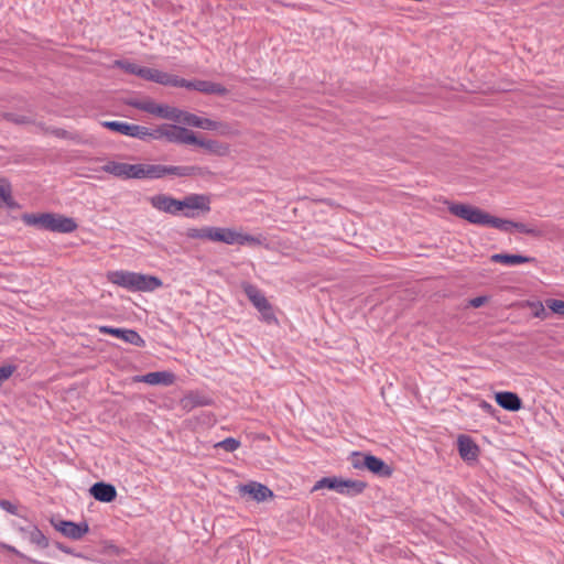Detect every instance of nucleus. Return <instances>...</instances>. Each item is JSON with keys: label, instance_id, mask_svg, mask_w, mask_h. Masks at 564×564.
I'll return each instance as SVG.
<instances>
[{"label": "nucleus", "instance_id": "19", "mask_svg": "<svg viewBox=\"0 0 564 564\" xmlns=\"http://www.w3.org/2000/svg\"><path fill=\"white\" fill-rule=\"evenodd\" d=\"M364 465L366 469L376 475L390 476L392 473L391 468L382 459L373 455H365Z\"/></svg>", "mask_w": 564, "mask_h": 564}, {"label": "nucleus", "instance_id": "13", "mask_svg": "<svg viewBox=\"0 0 564 564\" xmlns=\"http://www.w3.org/2000/svg\"><path fill=\"white\" fill-rule=\"evenodd\" d=\"M174 375L169 371H155V372H149L143 376H137L134 378V381L137 382H144L151 386H170L174 382Z\"/></svg>", "mask_w": 564, "mask_h": 564}, {"label": "nucleus", "instance_id": "18", "mask_svg": "<svg viewBox=\"0 0 564 564\" xmlns=\"http://www.w3.org/2000/svg\"><path fill=\"white\" fill-rule=\"evenodd\" d=\"M458 452L464 460H475L478 456V446L470 437L460 435L458 437Z\"/></svg>", "mask_w": 564, "mask_h": 564}, {"label": "nucleus", "instance_id": "15", "mask_svg": "<svg viewBox=\"0 0 564 564\" xmlns=\"http://www.w3.org/2000/svg\"><path fill=\"white\" fill-rule=\"evenodd\" d=\"M90 494L96 500L101 502H111L117 496L116 488L112 485L105 482H96L93 485Z\"/></svg>", "mask_w": 564, "mask_h": 564}, {"label": "nucleus", "instance_id": "43", "mask_svg": "<svg viewBox=\"0 0 564 564\" xmlns=\"http://www.w3.org/2000/svg\"><path fill=\"white\" fill-rule=\"evenodd\" d=\"M61 550L66 552V553H68V549L67 547H64V549L61 547Z\"/></svg>", "mask_w": 564, "mask_h": 564}, {"label": "nucleus", "instance_id": "12", "mask_svg": "<svg viewBox=\"0 0 564 564\" xmlns=\"http://www.w3.org/2000/svg\"><path fill=\"white\" fill-rule=\"evenodd\" d=\"M54 527L63 535L73 540L82 539L89 531V527L86 522L75 523L62 520L55 523Z\"/></svg>", "mask_w": 564, "mask_h": 564}, {"label": "nucleus", "instance_id": "38", "mask_svg": "<svg viewBox=\"0 0 564 564\" xmlns=\"http://www.w3.org/2000/svg\"><path fill=\"white\" fill-rule=\"evenodd\" d=\"M218 127H220V122H218V121H214V120H210V119H207V118H203L202 119L200 129H204V130H216V129H218Z\"/></svg>", "mask_w": 564, "mask_h": 564}, {"label": "nucleus", "instance_id": "33", "mask_svg": "<svg viewBox=\"0 0 564 564\" xmlns=\"http://www.w3.org/2000/svg\"><path fill=\"white\" fill-rule=\"evenodd\" d=\"M529 307L532 310V314L534 317L544 319L547 316L545 307L541 302H530L528 303Z\"/></svg>", "mask_w": 564, "mask_h": 564}, {"label": "nucleus", "instance_id": "40", "mask_svg": "<svg viewBox=\"0 0 564 564\" xmlns=\"http://www.w3.org/2000/svg\"><path fill=\"white\" fill-rule=\"evenodd\" d=\"M8 119L10 121H13L15 123H21V124L30 122V120L25 116H18V115H13V113L8 115Z\"/></svg>", "mask_w": 564, "mask_h": 564}, {"label": "nucleus", "instance_id": "14", "mask_svg": "<svg viewBox=\"0 0 564 564\" xmlns=\"http://www.w3.org/2000/svg\"><path fill=\"white\" fill-rule=\"evenodd\" d=\"M240 492L251 496L257 501H264L272 497V491L264 485L251 481L240 487Z\"/></svg>", "mask_w": 564, "mask_h": 564}, {"label": "nucleus", "instance_id": "36", "mask_svg": "<svg viewBox=\"0 0 564 564\" xmlns=\"http://www.w3.org/2000/svg\"><path fill=\"white\" fill-rule=\"evenodd\" d=\"M0 508L11 514H18V507L9 500L0 499Z\"/></svg>", "mask_w": 564, "mask_h": 564}, {"label": "nucleus", "instance_id": "7", "mask_svg": "<svg viewBox=\"0 0 564 564\" xmlns=\"http://www.w3.org/2000/svg\"><path fill=\"white\" fill-rule=\"evenodd\" d=\"M448 209L453 215L467 220L470 224L494 228V221L496 217L478 207L466 204H452L449 205Z\"/></svg>", "mask_w": 564, "mask_h": 564}, {"label": "nucleus", "instance_id": "4", "mask_svg": "<svg viewBox=\"0 0 564 564\" xmlns=\"http://www.w3.org/2000/svg\"><path fill=\"white\" fill-rule=\"evenodd\" d=\"M22 221L28 226L52 232L69 234L77 229L73 218L54 213L23 214Z\"/></svg>", "mask_w": 564, "mask_h": 564}, {"label": "nucleus", "instance_id": "41", "mask_svg": "<svg viewBox=\"0 0 564 564\" xmlns=\"http://www.w3.org/2000/svg\"><path fill=\"white\" fill-rule=\"evenodd\" d=\"M487 301V297L485 296H477V297H474L470 300L469 304L473 306V307H480L482 306Z\"/></svg>", "mask_w": 564, "mask_h": 564}, {"label": "nucleus", "instance_id": "30", "mask_svg": "<svg viewBox=\"0 0 564 564\" xmlns=\"http://www.w3.org/2000/svg\"><path fill=\"white\" fill-rule=\"evenodd\" d=\"M171 86L172 87H184V88H187V89H194V90H197V80H186L184 78H181L176 75H173L172 76V83H171Z\"/></svg>", "mask_w": 564, "mask_h": 564}, {"label": "nucleus", "instance_id": "42", "mask_svg": "<svg viewBox=\"0 0 564 564\" xmlns=\"http://www.w3.org/2000/svg\"><path fill=\"white\" fill-rule=\"evenodd\" d=\"M61 550L66 552V553H68V549L67 547H64V549L61 547Z\"/></svg>", "mask_w": 564, "mask_h": 564}, {"label": "nucleus", "instance_id": "34", "mask_svg": "<svg viewBox=\"0 0 564 564\" xmlns=\"http://www.w3.org/2000/svg\"><path fill=\"white\" fill-rule=\"evenodd\" d=\"M545 304L554 314H557L561 316L564 315V301L550 299V300H546Z\"/></svg>", "mask_w": 564, "mask_h": 564}, {"label": "nucleus", "instance_id": "16", "mask_svg": "<svg viewBox=\"0 0 564 564\" xmlns=\"http://www.w3.org/2000/svg\"><path fill=\"white\" fill-rule=\"evenodd\" d=\"M173 74L156 68L142 67L141 77L144 80L153 82L164 86H171Z\"/></svg>", "mask_w": 564, "mask_h": 564}, {"label": "nucleus", "instance_id": "1", "mask_svg": "<svg viewBox=\"0 0 564 564\" xmlns=\"http://www.w3.org/2000/svg\"><path fill=\"white\" fill-rule=\"evenodd\" d=\"M101 171L122 180H155L166 175L192 176L197 169L194 166H167L162 164H129L117 161H108L101 166Z\"/></svg>", "mask_w": 564, "mask_h": 564}, {"label": "nucleus", "instance_id": "11", "mask_svg": "<svg viewBox=\"0 0 564 564\" xmlns=\"http://www.w3.org/2000/svg\"><path fill=\"white\" fill-rule=\"evenodd\" d=\"M98 330L100 334H108L123 341L134 345L137 347H143L145 345L144 339L133 329L115 328L110 326H99Z\"/></svg>", "mask_w": 564, "mask_h": 564}, {"label": "nucleus", "instance_id": "35", "mask_svg": "<svg viewBox=\"0 0 564 564\" xmlns=\"http://www.w3.org/2000/svg\"><path fill=\"white\" fill-rule=\"evenodd\" d=\"M262 316V318L267 322V323H273V322H276V318L274 316V313L272 311V307L270 305V303H268L265 305V308H260L258 310Z\"/></svg>", "mask_w": 564, "mask_h": 564}, {"label": "nucleus", "instance_id": "29", "mask_svg": "<svg viewBox=\"0 0 564 564\" xmlns=\"http://www.w3.org/2000/svg\"><path fill=\"white\" fill-rule=\"evenodd\" d=\"M113 65L121 68L123 72H126L128 74H133V75H137L138 77H141L142 66H140L135 63H132L129 61H116L113 63Z\"/></svg>", "mask_w": 564, "mask_h": 564}, {"label": "nucleus", "instance_id": "39", "mask_svg": "<svg viewBox=\"0 0 564 564\" xmlns=\"http://www.w3.org/2000/svg\"><path fill=\"white\" fill-rule=\"evenodd\" d=\"M220 135H230V134H234L235 131L231 129V127L227 123H221L220 122V127H218V129H216Z\"/></svg>", "mask_w": 564, "mask_h": 564}, {"label": "nucleus", "instance_id": "6", "mask_svg": "<svg viewBox=\"0 0 564 564\" xmlns=\"http://www.w3.org/2000/svg\"><path fill=\"white\" fill-rule=\"evenodd\" d=\"M327 488L341 495L355 496L361 494L366 484L360 480L343 479L338 477H324L316 481L313 491Z\"/></svg>", "mask_w": 564, "mask_h": 564}, {"label": "nucleus", "instance_id": "17", "mask_svg": "<svg viewBox=\"0 0 564 564\" xmlns=\"http://www.w3.org/2000/svg\"><path fill=\"white\" fill-rule=\"evenodd\" d=\"M496 402L508 411H519L522 406L521 399L518 394L509 391L497 392L495 395Z\"/></svg>", "mask_w": 564, "mask_h": 564}, {"label": "nucleus", "instance_id": "9", "mask_svg": "<svg viewBox=\"0 0 564 564\" xmlns=\"http://www.w3.org/2000/svg\"><path fill=\"white\" fill-rule=\"evenodd\" d=\"M494 228L499 229L503 232H508V234H511L513 231H519L521 234L530 235L533 237H540L543 234V231L534 225L512 221V220L502 219V218H498V217H496V219L494 221Z\"/></svg>", "mask_w": 564, "mask_h": 564}, {"label": "nucleus", "instance_id": "3", "mask_svg": "<svg viewBox=\"0 0 564 564\" xmlns=\"http://www.w3.org/2000/svg\"><path fill=\"white\" fill-rule=\"evenodd\" d=\"M107 279L130 292H153L163 285L158 276L124 270L109 271Z\"/></svg>", "mask_w": 564, "mask_h": 564}, {"label": "nucleus", "instance_id": "28", "mask_svg": "<svg viewBox=\"0 0 564 564\" xmlns=\"http://www.w3.org/2000/svg\"><path fill=\"white\" fill-rule=\"evenodd\" d=\"M29 541L39 547L45 549L48 546V540L44 533L36 527L29 531Z\"/></svg>", "mask_w": 564, "mask_h": 564}, {"label": "nucleus", "instance_id": "20", "mask_svg": "<svg viewBox=\"0 0 564 564\" xmlns=\"http://www.w3.org/2000/svg\"><path fill=\"white\" fill-rule=\"evenodd\" d=\"M491 261L502 263L506 265H518L522 263L533 262L534 258L521 254L496 253L491 256Z\"/></svg>", "mask_w": 564, "mask_h": 564}, {"label": "nucleus", "instance_id": "26", "mask_svg": "<svg viewBox=\"0 0 564 564\" xmlns=\"http://www.w3.org/2000/svg\"><path fill=\"white\" fill-rule=\"evenodd\" d=\"M101 126L111 131H115L122 135H128V137H130L131 131H132V129H131L132 123H128V122H123V121H104V122H101Z\"/></svg>", "mask_w": 564, "mask_h": 564}, {"label": "nucleus", "instance_id": "10", "mask_svg": "<svg viewBox=\"0 0 564 564\" xmlns=\"http://www.w3.org/2000/svg\"><path fill=\"white\" fill-rule=\"evenodd\" d=\"M132 107L154 115L156 117L171 120L174 113V107L167 105L156 104L152 99L137 100L130 104Z\"/></svg>", "mask_w": 564, "mask_h": 564}, {"label": "nucleus", "instance_id": "25", "mask_svg": "<svg viewBox=\"0 0 564 564\" xmlns=\"http://www.w3.org/2000/svg\"><path fill=\"white\" fill-rule=\"evenodd\" d=\"M197 91L205 93V94H216V95H225L227 94V89L214 82L209 80H197Z\"/></svg>", "mask_w": 564, "mask_h": 564}, {"label": "nucleus", "instance_id": "24", "mask_svg": "<svg viewBox=\"0 0 564 564\" xmlns=\"http://www.w3.org/2000/svg\"><path fill=\"white\" fill-rule=\"evenodd\" d=\"M132 131L130 137L137 138L139 140H158V128L149 129L143 126L132 124Z\"/></svg>", "mask_w": 564, "mask_h": 564}, {"label": "nucleus", "instance_id": "37", "mask_svg": "<svg viewBox=\"0 0 564 564\" xmlns=\"http://www.w3.org/2000/svg\"><path fill=\"white\" fill-rule=\"evenodd\" d=\"M364 459H365V455H361L359 453H354V455L351 457V465H352V467L356 468V469L365 468Z\"/></svg>", "mask_w": 564, "mask_h": 564}, {"label": "nucleus", "instance_id": "31", "mask_svg": "<svg viewBox=\"0 0 564 564\" xmlns=\"http://www.w3.org/2000/svg\"><path fill=\"white\" fill-rule=\"evenodd\" d=\"M213 227H205L200 229H191L188 231V237L196 239H207L212 241Z\"/></svg>", "mask_w": 564, "mask_h": 564}, {"label": "nucleus", "instance_id": "44", "mask_svg": "<svg viewBox=\"0 0 564 564\" xmlns=\"http://www.w3.org/2000/svg\"><path fill=\"white\" fill-rule=\"evenodd\" d=\"M484 408H490V404L485 403Z\"/></svg>", "mask_w": 564, "mask_h": 564}, {"label": "nucleus", "instance_id": "21", "mask_svg": "<svg viewBox=\"0 0 564 564\" xmlns=\"http://www.w3.org/2000/svg\"><path fill=\"white\" fill-rule=\"evenodd\" d=\"M243 291L257 310L265 308V305L269 302L257 286L252 284H245Z\"/></svg>", "mask_w": 564, "mask_h": 564}, {"label": "nucleus", "instance_id": "22", "mask_svg": "<svg viewBox=\"0 0 564 564\" xmlns=\"http://www.w3.org/2000/svg\"><path fill=\"white\" fill-rule=\"evenodd\" d=\"M193 144L204 148L208 152L217 155H226L229 152V147L227 144H223L216 140H203L196 137V142Z\"/></svg>", "mask_w": 564, "mask_h": 564}, {"label": "nucleus", "instance_id": "23", "mask_svg": "<svg viewBox=\"0 0 564 564\" xmlns=\"http://www.w3.org/2000/svg\"><path fill=\"white\" fill-rule=\"evenodd\" d=\"M173 118H171L172 121L181 122L187 126H192L195 128H200L202 126V117H198L196 115L180 110L177 108H174Z\"/></svg>", "mask_w": 564, "mask_h": 564}, {"label": "nucleus", "instance_id": "32", "mask_svg": "<svg viewBox=\"0 0 564 564\" xmlns=\"http://www.w3.org/2000/svg\"><path fill=\"white\" fill-rule=\"evenodd\" d=\"M239 446H240V442L234 437H227L216 444V447H220L229 453L235 452L236 449L239 448Z\"/></svg>", "mask_w": 564, "mask_h": 564}, {"label": "nucleus", "instance_id": "5", "mask_svg": "<svg viewBox=\"0 0 564 564\" xmlns=\"http://www.w3.org/2000/svg\"><path fill=\"white\" fill-rule=\"evenodd\" d=\"M212 232V241L226 245L260 246L264 240L261 236L245 234L235 228L213 227Z\"/></svg>", "mask_w": 564, "mask_h": 564}, {"label": "nucleus", "instance_id": "27", "mask_svg": "<svg viewBox=\"0 0 564 564\" xmlns=\"http://www.w3.org/2000/svg\"><path fill=\"white\" fill-rule=\"evenodd\" d=\"M0 200L9 208L15 207V203L11 196L10 183L4 178H0Z\"/></svg>", "mask_w": 564, "mask_h": 564}, {"label": "nucleus", "instance_id": "8", "mask_svg": "<svg viewBox=\"0 0 564 564\" xmlns=\"http://www.w3.org/2000/svg\"><path fill=\"white\" fill-rule=\"evenodd\" d=\"M162 139L172 143L193 144L196 134L187 128L164 123L158 127V140Z\"/></svg>", "mask_w": 564, "mask_h": 564}, {"label": "nucleus", "instance_id": "2", "mask_svg": "<svg viewBox=\"0 0 564 564\" xmlns=\"http://www.w3.org/2000/svg\"><path fill=\"white\" fill-rule=\"evenodd\" d=\"M153 208L170 215H182L186 218H194L200 212L210 210V198L204 194H189L183 199H176L166 194H156L149 198Z\"/></svg>", "mask_w": 564, "mask_h": 564}]
</instances>
